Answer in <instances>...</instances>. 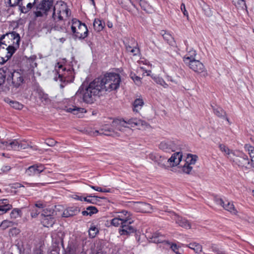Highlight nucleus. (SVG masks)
Here are the masks:
<instances>
[{
	"instance_id": "f257e3e1",
	"label": "nucleus",
	"mask_w": 254,
	"mask_h": 254,
	"mask_svg": "<svg viewBox=\"0 0 254 254\" xmlns=\"http://www.w3.org/2000/svg\"><path fill=\"white\" fill-rule=\"evenodd\" d=\"M119 74L108 72L103 76L95 78L91 82L85 89L79 88L74 96V99L82 97L83 101L88 104H92L96 98L103 95L106 92L117 90L121 83Z\"/></svg>"
},
{
	"instance_id": "f03ea898",
	"label": "nucleus",
	"mask_w": 254,
	"mask_h": 254,
	"mask_svg": "<svg viewBox=\"0 0 254 254\" xmlns=\"http://www.w3.org/2000/svg\"><path fill=\"white\" fill-rule=\"evenodd\" d=\"M70 14L66 4L63 1L57 2L54 5L52 16L53 23L51 26L57 30H63L65 28L63 24Z\"/></svg>"
},
{
	"instance_id": "7ed1b4c3",
	"label": "nucleus",
	"mask_w": 254,
	"mask_h": 254,
	"mask_svg": "<svg viewBox=\"0 0 254 254\" xmlns=\"http://www.w3.org/2000/svg\"><path fill=\"white\" fill-rule=\"evenodd\" d=\"M146 237L150 242L160 244L163 247L167 249L170 248L176 254H182L183 250L176 244H172L166 240L165 236L158 232H152L147 231L146 232Z\"/></svg>"
},
{
	"instance_id": "20e7f679",
	"label": "nucleus",
	"mask_w": 254,
	"mask_h": 254,
	"mask_svg": "<svg viewBox=\"0 0 254 254\" xmlns=\"http://www.w3.org/2000/svg\"><path fill=\"white\" fill-rule=\"evenodd\" d=\"M113 124L116 125L117 129L121 131H124L126 129L130 130L127 125H128L131 127H136L139 129L145 128L148 126L146 122L136 118H131L127 120H120L118 122H114Z\"/></svg>"
},
{
	"instance_id": "39448f33",
	"label": "nucleus",
	"mask_w": 254,
	"mask_h": 254,
	"mask_svg": "<svg viewBox=\"0 0 254 254\" xmlns=\"http://www.w3.org/2000/svg\"><path fill=\"white\" fill-rule=\"evenodd\" d=\"M0 39L8 45L10 53L9 55H13L19 47L20 37L16 32L13 31L2 35Z\"/></svg>"
},
{
	"instance_id": "423d86ee",
	"label": "nucleus",
	"mask_w": 254,
	"mask_h": 254,
	"mask_svg": "<svg viewBox=\"0 0 254 254\" xmlns=\"http://www.w3.org/2000/svg\"><path fill=\"white\" fill-rule=\"evenodd\" d=\"M71 29L73 36L79 39H84L88 35V30L86 25L76 19L72 20Z\"/></svg>"
},
{
	"instance_id": "0eeeda50",
	"label": "nucleus",
	"mask_w": 254,
	"mask_h": 254,
	"mask_svg": "<svg viewBox=\"0 0 254 254\" xmlns=\"http://www.w3.org/2000/svg\"><path fill=\"white\" fill-rule=\"evenodd\" d=\"M7 75V81H11L12 85L16 88L19 87L24 82L23 71L20 69L15 70L6 68Z\"/></svg>"
},
{
	"instance_id": "6e6552de",
	"label": "nucleus",
	"mask_w": 254,
	"mask_h": 254,
	"mask_svg": "<svg viewBox=\"0 0 254 254\" xmlns=\"http://www.w3.org/2000/svg\"><path fill=\"white\" fill-rule=\"evenodd\" d=\"M54 210L49 208L44 209L40 215V221L44 227H52L55 222Z\"/></svg>"
},
{
	"instance_id": "1a4fd4ad",
	"label": "nucleus",
	"mask_w": 254,
	"mask_h": 254,
	"mask_svg": "<svg viewBox=\"0 0 254 254\" xmlns=\"http://www.w3.org/2000/svg\"><path fill=\"white\" fill-rule=\"evenodd\" d=\"M56 73L58 75V77L55 76L54 79L57 81L58 79L62 82H68L71 80V78L73 76V72L70 69L66 70L65 67H64L63 65L58 64L57 66H56Z\"/></svg>"
},
{
	"instance_id": "9d476101",
	"label": "nucleus",
	"mask_w": 254,
	"mask_h": 254,
	"mask_svg": "<svg viewBox=\"0 0 254 254\" xmlns=\"http://www.w3.org/2000/svg\"><path fill=\"white\" fill-rule=\"evenodd\" d=\"M53 4V0H43L41 2L36 6L34 12L36 17H42L47 15V12L52 7Z\"/></svg>"
},
{
	"instance_id": "9b49d317",
	"label": "nucleus",
	"mask_w": 254,
	"mask_h": 254,
	"mask_svg": "<svg viewBox=\"0 0 254 254\" xmlns=\"http://www.w3.org/2000/svg\"><path fill=\"white\" fill-rule=\"evenodd\" d=\"M233 162L243 171H248L250 169L251 162L248 156L244 153H240L239 155L236 156Z\"/></svg>"
},
{
	"instance_id": "f8f14e48",
	"label": "nucleus",
	"mask_w": 254,
	"mask_h": 254,
	"mask_svg": "<svg viewBox=\"0 0 254 254\" xmlns=\"http://www.w3.org/2000/svg\"><path fill=\"white\" fill-rule=\"evenodd\" d=\"M187 64L194 72L198 73H204L207 75L206 70L203 64L199 61L196 60L190 61V62Z\"/></svg>"
},
{
	"instance_id": "ddd939ff",
	"label": "nucleus",
	"mask_w": 254,
	"mask_h": 254,
	"mask_svg": "<svg viewBox=\"0 0 254 254\" xmlns=\"http://www.w3.org/2000/svg\"><path fill=\"white\" fill-rule=\"evenodd\" d=\"M170 214L172 219L175 221L179 226L186 229L190 228V224L186 219L179 216L174 212H170Z\"/></svg>"
},
{
	"instance_id": "4468645a",
	"label": "nucleus",
	"mask_w": 254,
	"mask_h": 254,
	"mask_svg": "<svg viewBox=\"0 0 254 254\" xmlns=\"http://www.w3.org/2000/svg\"><path fill=\"white\" fill-rule=\"evenodd\" d=\"M159 148L166 152L175 151L177 148V145L174 141H162L159 144Z\"/></svg>"
},
{
	"instance_id": "2eb2a0df",
	"label": "nucleus",
	"mask_w": 254,
	"mask_h": 254,
	"mask_svg": "<svg viewBox=\"0 0 254 254\" xmlns=\"http://www.w3.org/2000/svg\"><path fill=\"white\" fill-rule=\"evenodd\" d=\"M6 72V69H0V92H6L9 90V86L5 82Z\"/></svg>"
},
{
	"instance_id": "dca6fc26",
	"label": "nucleus",
	"mask_w": 254,
	"mask_h": 254,
	"mask_svg": "<svg viewBox=\"0 0 254 254\" xmlns=\"http://www.w3.org/2000/svg\"><path fill=\"white\" fill-rule=\"evenodd\" d=\"M133 222L131 218L129 219V221H127V223H123L121 229L120 230V233L121 235H125L132 233L134 232V228L131 226V224Z\"/></svg>"
},
{
	"instance_id": "f3484780",
	"label": "nucleus",
	"mask_w": 254,
	"mask_h": 254,
	"mask_svg": "<svg viewBox=\"0 0 254 254\" xmlns=\"http://www.w3.org/2000/svg\"><path fill=\"white\" fill-rule=\"evenodd\" d=\"M134 208L136 211L142 213H149L152 209L150 204L143 202H135Z\"/></svg>"
},
{
	"instance_id": "a211bd4d",
	"label": "nucleus",
	"mask_w": 254,
	"mask_h": 254,
	"mask_svg": "<svg viewBox=\"0 0 254 254\" xmlns=\"http://www.w3.org/2000/svg\"><path fill=\"white\" fill-rule=\"evenodd\" d=\"M45 169L44 166L42 164L39 165H34L30 166L26 170V173L29 176L38 175L42 172Z\"/></svg>"
},
{
	"instance_id": "6ab92c4d",
	"label": "nucleus",
	"mask_w": 254,
	"mask_h": 254,
	"mask_svg": "<svg viewBox=\"0 0 254 254\" xmlns=\"http://www.w3.org/2000/svg\"><path fill=\"white\" fill-rule=\"evenodd\" d=\"M86 132L88 134L92 136H96L98 134H104L107 136H116L117 134L111 127L107 131L99 132L98 130H92L91 129L89 128L86 129Z\"/></svg>"
},
{
	"instance_id": "aec40b11",
	"label": "nucleus",
	"mask_w": 254,
	"mask_h": 254,
	"mask_svg": "<svg viewBox=\"0 0 254 254\" xmlns=\"http://www.w3.org/2000/svg\"><path fill=\"white\" fill-rule=\"evenodd\" d=\"M182 154L180 152H176L173 154L168 160L172 166H175L179 164L182 159Z\"/></svg>"
},
{
	"instance_id": "412c9836",
	"label": "nucleus",
	"mask_w": 254,
	"mask_h": 254,
	"mask_svg": "<svg viewBox=\"0 0 254 254\" xmlns=\"http://www.w3.org/2000/svg\"><path fill=\"white\" fill-rule=\"evenodd\" d=\"M79 211V208L76 206L69 207L64 211L62 216L64 217L72 216L76 215Z\"/></svg>"
},
{
	"instance_id": "4be33fe9",
	"label": "nucleus",
	"mask_w": 254,
	"mask_h": 254,
	"mask_svg": "<svg viewBox=\"0 0 254 254\" xmlns=\"http://www.w3.org/2000/svg\"><path fill=\"white\" fill-rule=\"evenodd\" d=\"M12 205L8 203V200L6 199L0 200V215L6 213L8 210L11 209Z\"/></svg>"
},
{
	"instance_id": "5701e85b",
	"label": "nucleus",
	"mask_w": 254,
	"mask_h": 254,
	"mask_svg": "<svg viewBox=\"0 0 254 254\" xmlns=\"http://www.w3.org/2000/svg\"><path fill=\"white\" fill-rule=\"evenodd\" d=\"M65 110L67 112L71 113L74 115H78L79 113H83L86 112L85 109L77 107L75 105L66 107Z\"/></svg>"
},
{
	"instance_id": "b1692460",
	"label": "nucleus",
	"mask_w": 254,
	"mask_h": 254,
	"mask_svg": "<svg viewBox=\"0 0 254 254\" xmlns=\"http://www.w3.org/2000/svg\"><path fill=\"white\" fill-rule=\"evenodd\" d=\"M117 216L120 221L125 223L131 218L130 213L125 210L119 212Z\"/></svg>"
},
{
	"instance_id": "393cba45",
	"label": "nucleus",
	"mask_w": 254,
	"mask_h": 254,
	"mask_svg": "<svg viewBox=\"0 0 254 254\" xmlns=\"http://www.w3.org/2000/svg\"><path fill=\"white\" fill-rule=\"evenodd\" d=\"M213 112L217 117L225 119L228 123H230L229 119L226 116L225 111L221 107L213 108Z\"/></svg>"
},
{
	"instance_id": "a878e982",
	"label": "nucleus",
	"mask_w": 254,
	"mask_h": 254,
	"mask_svg": "<svg viewBox=\"0 0 254 254\" xmlns=\"http://www.w3.org/2000/svg\"><path fill=\"white\" fill-rule=\"evenodd\" d=\"M160 34L163 37V39L167 41V42L171 46H173L174 44V38L168 32L164 30H162L160 32Z\"/></svg>"
},
{
	"instance_id": "bb28decb",
	"label": "nucleus",
	"mask_w": 254,
	"mask_h": 254,
	"mask_svg": "<svg viewBox=\"0 0 254 254\" xmlns=\"http://www.w3.org/2000/svg\"><path fill=\"white\" fill-rule=\"evenodd\" d=\"M148 157L150 159L157 163L161 166H164L165 165L162 163L164 159V158L155 153H150L149 154Z\"/></svg>"
},
{
	"instance_id": "cd10ccee",
	"label": "nucleus",
	"mask_w": 254,
	"mask_h": 254,
	"mask_svg": "<svg viewBox=\"0 0 254 254\" xmlns=\"http://www.w3.org/2000/svg\"><path fill=\"white\" fill-rule=\"evenodd\" d=\"M6 147L8 149L15 150H19V141L16 139L10 141H6L5 143Z\"/></svg>"
},
{
	"instance_id": "c85d7f7f",
	"label": "nucleus",
	"mask_w": 254,
	"mask_h": 254,
	"mask_svg": "<svg viewBox=\"0 0 254 254\" xmlns=\"http://www.w3.org/2000/svg\"><path fill=\"white\" fill-rule=\"evenodd\" d=\"M144 105V102L141 98H137L134 101L133 110L135 112H138Z\"/></svg>"
},
{
	"instance_id": "c756f323",
	"label": "nucleus",
	"mask_w": 254,
	"mask_h": 254,
	"mask_svg": "<svg viewBox=\"0 0 254 254\" xmlns=\"http://www.w3.org/2000/svg\"><path fill=\"white\" fill-rule=\"evenodd\" d=\"M196 52L194 50H190L184 57V61L186 64L190 62V61L195 60Z\"/></svg>"
},
{
	"instance_id": "7c9ffc66",
	"label": "nucleus",
	"mask_w": 254,
	"mask_h": 254,
	"mask_svg": "<svg viewBox=\"0 0 254 254\" xmlns=\"http://www.w3.org/2000/svg\"><path fill=\"white\" fill-rule=\"evenodd\" d=\"M98 212V210L96 207L93 206H88L86 208V210L83 211L82 214L84 216L92 215Z\"/></svg>"
},
{
	"instance_id": "2f4dec72",
	"label": "nucleus",
	"mask_w": 254,
	"mask_h": 254,
	"mask_svg": "<svg viewBox=\"0 0 254 254\" xmlns=\"http://www.w3.org/2000/svg\"><path fill=\"white\" fill-rule=\"evenodd\" d=\"M5 101L9 104V105L17 110H21L23 108V105L16 101L11 100L9 99H7Z\"/></svg>"
},
{
	"instance_id": "473e14b6",
	"label": "nucleus",
	"mask_w": 254,
	"mask_h": 254,
	"mask_svg": "<svg viewBox=\"0 0 254 254\" xmlns=\"http://www.w3.org/2000/svg\"><path fill=\"white\" fill-rule=\"evenodd\" d=\"M93 27L95 31L99 32L103 30L104 27V24L102 23L100 20L95 19L93 22Z\"/></svg>"
},
{
	"instance_id": "72a5a7b5",
	"label": "nucleus",
	"mask_w": 254,
	"mask_h": 254,
	"mask_svg": "<svg viewBox=\"0 0 254 254\" xmlns=\"http://www.w3.org/2000/svg\"><path fill=\"white\" fill-rule=\"evenodd\" d=\"M233 3L238 9L244 10L247 8L245 0H233Z\"/></svg>"
},
{
	"instance_id": "f704fd0d",
	"label": "nucleus",
	"mask_w": 254,
	"mask_h": 254,
	"mask_svg": "<svg viewBox=\"0 0 254 254\" xmlns=\"http://www.w3.org/2000/svg\"><path fill=\"white\" fill-rule=\"evenodd\" d=\"M118 1L123 8L126 9H128L130 3H131L134 7H136L132 0H118Z\"/></svg>"
},
{
	"instance_id": "c9c22d12",
	"label": "nucleus",
	"mask_w": 254,
	"mask_h": 254,
	"mask_svg": "<svg viewBox=\"0 0 254 254\" xmlns=\"http://www.w3.org/2000/svg\"><path fill=\"white\" fill-rule=\"evenodd\" d=\"M189 248L193 250L196 253H199L202 251V246L198 243H191L187 246Z\"/></svg>"
},
{
	"instance_id": "e433bc0d",
	"label": "nucleus",
	"mask_w": 254,
	"mask_h": 254,
	"mask_svg": "<svg viewBox=\"0 0 254 254\" xmlns=\"http://www.w3.org/2000/svg\"><path fill=\"white\" fill-rule=\"evenodd\" d=\"M126 50L128 53L131 54L133 56H137L139 54V49L136 46L131 47L129 45H126Z\"/></svg>"
},
{
	"instance_id": "4c0bfd02",
	"label": "nucleus",
	"mask_w": 254,
	"mask_h": 254,
	"mask_svg": "<svg viewBox=\"0 0 254 254\" xmlns=\"http://www.w3.org/2000/svg\"><path fill=\"white\" fill-rule=\"evenodd\" d=\"M197 158V156L196 155L190 154H188L185 164H189L190 165H193L195 163Z\"/></svg>"
},
{
	"instance_id": "58836bf2",
	"label": "nucleus",
	"mask_w": 254,
	"mask_h": 254,
	"mask_svg": "<svg viewBox=\"0 0 254 254\" xmlns=\"http://www.w3.org/2000/svg\"><path fill=\"white\" fill-rule=\"evenodd\" d=\"M227 204L224 203V206L222 207L226 210L230 211L231 213H235L236 210L235 208V207L232 203L230 202L226 201Z\"/></svg>"
},
{
	"instance_id": "ea45409f",
	"label": "nucleus",
	"mask_w": 254,
	"mask_h": 254,
	"mask_svg": "<svg viewBox=\"0 0 254 254\" xmlns=\"http://www.w3.org/2000/svg\"><path fill=\"white\" fill-rule=\"evenodd\" d=\"M13 224L14 223L12 221L5 220L1 222L0 225V228L2 230H5L9 227L13 226Z\"/></svg>"
},
{
	"instance_id": "a19ab883",
	"label": "nucleus",
	"mask_w": 254,
	"mask_h": 254,
	"mask_svg": "<svg viewBox=\"0 0 254 254\" xmlns=\"http://www.w3.org/2000/svg\"><path fill=\"white\" fill-rule=\"evenodd\" d=\"M10 215L11 218L16 219L21 216L22 212L20 209L15 208L12 210Z\"/></svg>"
},
{
	"instance_id": "79ce46f5",
	"label": "nucleus",
	"mask_w": 254,
	"mask_h": 254,
	"mask_svg": "<svg viewBox=\"0 0 254 254\" xmlns=\"http://www.w3.org/2000/svg\"><path fill=\"white\" fill-rule=\"evenodd\" d=\"M89 235L91 238H94L99 231L98 228L94 225H92L89 229Z\"/></svg>"
},
{
	"instance_id": "37998d69",
	"label": "nucleus",
	"mask_w": 254,
	"mask_h": 254,
	"mask_svg": "<svg viewBox=\"0 0 254 254\" xmlns=\"http://www.w3.org/2000/svg\"><path fill=\"white\" fill-rule=\"evenodd\" d=\"M29 147H32V146L30 145V143L25 141L24 140L19 141V150L27 149Z\"/></svg>"
},
{
	"instance_id": "c03bdc74",
	"label": "nucleus",
	"mask_w": 254,
	"mask_h": 254,
	"mask_svg": "<svg viewBox=\"0 0 254 254\" xmlns=\"http://www.w3.org/2000/svg\"><path fill=\"white\" fill-rule=\"evenodd\" d=\"M244 148L249 152L251 158L254 157V147L250 144H246Z\"/></svg>"
},
{
	"instance_id": "a18cd8bd",
	"label": "nucleus",
	"mask_w": 254,
	"mask_h": 254,
	"mask_svg": "<svg viewBox=\"0 0 254 254\" xmlns=\"http://www.w3.org/2000/svg\"><path fill=\"white\" fill-rule=\"evenodd\" d=\"M219 148L222 152H224L226 155H230L232 152L231 151L228 147L224 145V144H220Z\"/></svg>"
},
{
	"instance_id": "49530a36",
	"label": "nucleus",
	"mask_w": 254,
	"mask_h": 254,
	"mask_svg": "<svg viewBox=\"0 0 254 254\" xmlns=\"http://www.w3.org/2000/svg\"><path fill=\"white\" fill-rule=\"evenodd\" d=\"M123 223V222L119 220L117 216H116L111 220V224L116 227H118L120 225L121 227Z\"/></svg>"
},
{
	"instance_id": "de8ad7c7",
	"label": "nucleus",
	"mask_w": 254,
	"mask_h": 254,
	"mask_svg": "<svg viewBox=\"0 0 254 254\" xmlns=\"http://www.w3.org/2000/svg\"><path fill=\"white\" fill-rule=\"evenodd\" d=\"M39 98L42 102H45V104H46L50 101L48 95L46 94L40 93L39 94Z\"/></svg>"
},
{
	"instance_id": "09e8293b",
	"label": "nucleus",
	"mask_w": 254,
	"mask_h": 254,
	"mask_svg": "<svg viewBox=\"0 0 254 254\" xmlns=\"http://www.w3.org/2000/svg\"><path fill=\"white\" fill-rule=\"evenodd\" d=\"M11 7L15 6L19 4L22 0H5Z\"/></svg>"
},
{
	"instance_id": "8fccbe9b",
	"label": "nucleus",
	"mask_w": 254,
	"mask_h": 254,
	"mask_svg": "<svg viewBox=\"0 0 254 254\" xmlns=\"http://www.w3.org/2000/svg\"><path fill=\"white\" fill-rule=\"evenodd\" d=\"M46 206V203L42 201L39 200L37 201L34 204V206L33 207L43 209Z\"/></svg>"
},
{
	"instance_id": "3c124183",
	"label": "nucleus",
	"mask_w": 254,
	"mask_h": 254,
	"mask_svg": "<svg viewBox=\"0 0 254 254\" xmlns=\"http://www.w3.org/2000/svg\"><path fill=\"white\" fill-rule=\"evenodd\" d=\"M192 169V166L189 164L185 163L183 166V171L186 174H189L191 171Z\"/></svg>"
},
{
	"instance_id": "603ef678",
	"label": "nucleus",
	"mask_w": 254,
	"mask_h": 254,
	"mask_svg": "<svg viewBox=\"0 0 254 254\" xmlns=\"http://www.w3.org/2000/svg\"><path fill=\"white\" fill-rule=\"evenodd\" d=\"M156 82L160 84V85L162 86L164 88H167L168 85V84L165 82V81L161 78H157L156 79Z\"/></svg>"
},
{
	"instance_id": "864d4df0",
	"label": "nucleus",
	"mask_w": 254,
	"mask_h": 254,
	"mask_svg": "<svg viewBox=\"0 0 254 254\" xmlns=\"http://www.w3.org/2000/svg\"><path fill=\"white\" fill-rule=\"evenodd\" d=\"M75 251L71 246H68L64 250V254H74Z\"/></svg>"
},
{
	"instance_id": "5fc2aeb1",
	"label": "nucleus",
	"mask_w": 254,
	"mask_h": 254,
	"mask_svg": "<svg viewBox=\"0 0 254 254\" xmlns=\"http://www.w3.org/2000/svg\"><path fill=\"white\" fill-rule=\"evenodd\" d=\"M39 214V211L35 208L34 207H33V209L31 211V216L32 218H36L38 216V215Z\"/></svg>"
},
{
	"instance_id": "6e6d98bb",
	"label": "nucleus",
	"mask_w": 254,
	"mask_h": 254,
	"mask_svg": "<svg viewBox=\"0 0 254 254\" xmlns=\"http://www.w3.org/2000/svg\"><path fill=\"white\" fill-rule=\"evenodd\" d=\"M83 201H87L89 203H94V201L96 200V198L95 197H92L91 196H89L87 197H84L83 198Z\"/></svg>"
},
{
	"instance_id": "4d7b16f0",
	"label": "nucleus",
	"mask_w": 254,
	"mask_h": 254,
	"mask_svg": "<svg viewBox=\"0 0 254 254\" xmlns=\"http://www.w3.org/2000/svg\"><path fill=\"white\" fill-rule=\"evenodd\" d=\"M131 78L132 79V80L134 81L136 84L138 85L140 84L141 78L139 77L136 76L135 75H134L131 76Z\"/></svg>"
},
{
	"instance_id": "13d9d810",
	"label": "nucleus",
	"mask_w": 254,
	"mask_h": 254,
	"mask_svg": "<svg viewBox=\"0 0 254 254\" xmlns=\"http://www.w3.org/2000/svg\"><path fill=\"white\" fill-rule=\"evenodd\" d=\"M181 9L182 11L183 12L184 15L186 16L189 18V13L188 11H187L185 7V5L184 3H182L181 5Z\"/></svg>"
},
{
	"instance_id": "bf43d9fd",
	"label": "nucleus",
	"mask_w": 254,
	"mask_h": 254,
	"mask_svg": "<svg viewBox=\"0 0 254 254\" xmlns=\"http://www.w3.org/2000/svg\"><path fill=\"white\" fill-rule=\"evenodd\" d=\"M139 5L143 10H147V8L148 6V4L145 1L141 0V1L139 2Z\"/></svg>"
},
{
	"instance_id": "052dcab7",
	"label": "nucleus",
	"mask_w": 254,
	"mask_h": 254,
	"mask_svg": "<svg viewBox=\"0 0 254 254\" xmlns=\"http://www.w3.org/2000/svg\"><path fill=\"white\" fill-rule=\"evenodd\" d=\"M19 8L20 11L23 13H26L29 11L28 9L26 8V6H23L22 4H19Z\"/></svg>"
},
{
	"instance_id": "680f3d73",
	"label": "nucleus",
	"mask_w": 254,
	"mask_h": 254,
	"mask_svg": "<svg viewBox=\"0 0 254 254\" xmlns=\"http://www.w3.org/2000/svg\"><path fill=\"white\" fill-rule=\"evenodd\" d=\"M36 2V0H34L33 2H29L26 6V8L30 11L32 7L35 4Z\"/></svg>"
},
{
	"instance_id": "e2e57ef3",
	"label": "nucleus",
	"mask_w": 254,
	"mask_h": 254,
	"mask_svg": "<svg viewBox=\"0 0 254 254\" xmlns=\"http://www.w3.org/2000/svg\"><path fill=\"white\" fill-rule=\"evenodd\" d=\"M215 201L217 204H219L222 206H224L225 202L222 199L216 198L215 199Z\"/></svg>"
},
{
	"instance_id": "0e129e2a",
	"label": "nucleus",
	"mask_w": 254,
	"mask_h": 254,
	"mask_svg": "<svg viewBox=\"0 0 254 254\" xmlns=\"http://www.w3.org/2000/svg\"><path fill=\"white\" fill-rule=\"evenodd\" d=\"M55 143H56V141L52 139H48L46 140V144L50 146H52L54 145Z\"/></svg>"
},
{
	"instance_id": "69168bd1",
	"label": "nucleus",
	"mask_w": 254,
	"mask_h": 254,
	"mask_svg": "<svg viewBox=\"0 0 254 254\" xmlns=\"http://www.w3.org/2000/svg\"><path fill=\"white\" fill-rule=\"evenodd\" d=\"M10 169H11V167L8 165L3 166L1 168V171L3 172H7Z\"/></svg>"
},
{
	"instance_id": "338daca9",
	"label": "nucleus",
	"mask_w": 254,
	"mask_h": 254,
	"mask_svg": "<svg viewBox=\"0 0 254 254\" xmlns=\"http://www.w3.org/2000/svg\"><path fill=\"white\" fill-rule=\"evenodd\" d=\"M23 187L20 184L16 183L11 185V188L14 189H18Z\"/></svg>"
},
{
	"instance_id": "774afa93",
	"label": "nucleus",
	"mask_w": 254,
	"mask_h": 254,
	"mask_svg": "<svg viewBox=\"0 0 254 254\" xmlns=\"http://www.w3.org/2000/svg\"><path fill=\"white\" fill-rule=\"evenodd\" d=\"M84 197H83L82 196H79L77 194H75L73 195V198L75 199L80 200V201H83V198Z\"/></svg>"
}]
</instances>
